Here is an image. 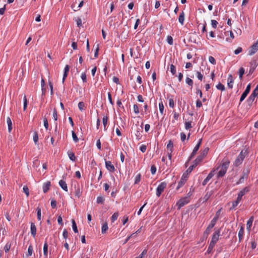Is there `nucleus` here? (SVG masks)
<instances>
[{"instance_id":"f257e3e1","label":"nucleus","mask_w":258,"mask_h":258,"mask_svg":"<svg viewBox=\"0 0 258 258\" xmlns=\"http://www.w3.org/2000/svg\"><path fill=\"white\" fill-rule=\"evenodd\" d=\"M229 163L230 161L227 159H224L222 160V164L217 169H220L217 174L218 177H222L225 174L229 167Z\"/></svg>"},{"instance_id":"f03ea898","label":"nucleus","mask_w":258,"mask_h":258,"mask_svg":"<svg viewBox=\"0 0 258 258\" xmlns=\"http://www.w3.org/2000/svg\"><path fill=\"white\" fill-rule=\"evenodd\" d=\"M248 191V188L247 187H245L239 192L236 200L232 202V207L230 208L231 210L234 209L238 205L241 200L242 196H244Z\"/></svg>"},{"instance_id":"7ed1b4c3","label":"nucleus","mask_w":258,"mask_h":258,"mask_svg":"<svg viewBox=\"0 0 258 258\" xmlns=\"http://www.w3.org/2000/svg\"><path fill=\"white\" fill-rule=\"evenodd\" d=\"M191 195V193L189 192L187 194L186 197L182 198L178 201V202L176 203V206L178 207V209H180L181 207L189 203L190 197Z\"/></svg>"},{"instance_id":"20e7f679","label":"nucleus","mask_w":258,"mask_h":258,"mask_svg":"<svg viewBox=\"0 0 258 258\" xmlns=\"http://www.w3.org/2000/svg\"><path fill=\"white\" fill-rule=\"evenodd\" d=\"M221 210H222V208H220L219 210H218L217 211V212L216 213L215 217L211 220L210 224L209 225V226L207 228V229L206 230V232L207 234L209 233L211 229L213 227H214V226L215 225L216 222L217 221V220H218V219H219V218L220 217Z\"/></svg>"},{"instance_id":"39448f33","label":"nucleus","mask_w":258,"mask_h":258,"mask_svg":"<svg viewBox=\"0 0 258 258\" xmlns=\"http://www.w3.org/2000/svg\"><path fill=\"white\" fill-rule=\"evenodd\" d=\"M245 154H246V151H244V152L243 151H241L239 155L238 156V157L235 160L234 165L236 166H239L242 163V162L245 157Z\"/></svg>"},{"instance_id":"423d86ee","label":"nucleus","mask_w":258,"mask_h":258,"mask_svg":"<svg viewBox=\"0 0 258 258\" xmlns=\"http://www.w3.org/2000/svg\"><path fill=\"white\" fill-rule=\"evenodd\" d=\"M167 183L165 182H161L156 189V196L159 197L165 188L166 187Z\"/></svg>"},{"instance_id":"0eeeda50","label":"nucleus","mask_w":258,"mask_h":258,"mask_svg":"<svg viewBox=\"0 0 258 258\" xmlns=\"http://www.w3.org/2000/svg\"><path fill=\"white\" fill-rule=\"evenodd\" d=\"M258 50V40L250 48L248 51L249 55H252Z\"/></svg>"},{"instance_id":"6e6552de","label":"nucleus","mask_w":258,"mask_h":258,"mask_svg":"<svg viewBox=\"0 0 258 258\" xmlns=\"http://www.w3.org/2000/svg\"><path fill=\"white\" fill-rule=\"evenodd\" d=\"M202 139H200L199 140V142L197 145L195 147L190 157L189 160H190L191 158H193V157L196 154L197 151L199 150V148L201 146V143H202Z\"/></svg>"},{"instance_id":"1a4fd4ad","label":"nucleus","mask_w":258,"mask_h":258,"mask_svg":"<svg viewBox=\"0 0 258 258\" xmlns=\"http://www.w3.org/2000/svg\"><path fill=\"white\" fill-rule=\"evenodd\" d=\"M250 90V85L248 84L245 90V91L243 92V93L242 94L240 98V102H242L244 100V99L247 96V94L249 93Z\"/></svg>"},{"instance_id":"9d476101","label":"nucleus","mask_w":258,"mask_h":258,"mask_svg":"<svg viewBox=\"0 0 258 258\" xmlns=\"http://www.w3.org/2000/svg\"><path fill=\"white\" fill-rule=\"evenodd\" d=\"M220 232L219 230L216 231L215 232H214V233L213 234V235L212 236V239H211V241L210 242H211L213 244L215 245V244L216 243V242H217V241L219 239V237L220 236Z\"/></svg>"},{"instance_id":"9b49d317","label":"nucleus","mask_w":258,"mask_h":258,"mask_svg":"<svg viewBox=\"0 0 258 258\" xmlns=\"http://www.w3.org/2000/svg\"><path fill=\"white\" fill-rule=\"evenodd\" d=\"M187 180V178L186 176H184V174H183L180 180L178 182V185L176 187V190H178L181 187H182L186 182Z\"/></svg>"},{"instance_id":"f8f14e48","label":"nucleus","mask_w":258,"mask_h":258,"mask_svg":"<svg viewBox=\"0 0 258 258\" xmlns=\"http://www.w3.org/2000/svg\"><path fill=\"white\" fill-rule=\"evenodd\" d=\"M105 166L110 172H113L115 170L114 166L110 161H105Z\"/></svg>"},{"instance_id":"ddd939ff","label":"nucleus","mask_w":258,"mask_h":258,"mask_svg":"<svg viewBox=\"0 0 258 258\" xmlns=\"http://www.w3.org/2000/svg\"><path fill=\"white\" fill-rule=\"evenodd\" d=\"M51 186V183L50 181H47V182L43 183L42 186L43 191L44 193L47 192L50 188Z\"/></svg>"},{"instance_id":"4468645a","label":"nucleus","mask_w":258,"mask_h":258,"mask_svg":"<svg viewBox=\"0 0 258 258\" xmlns=\"http://www.w3.org/2000/svg\"><path fill=\"white\" fill-rule=\"evenodd\" d=\"M253 217L251 216L250 217L249 220L247 221L246 223V229L248 232H250L251 227L252 226L253 221Z\"/></svg>"},{"instance_id":"2eb2a0df","label":"nucleus","mask_w":258,"mask_h":258,"mask_svg":"<svg viewBox=\"0 0 258 258\" xmlns=\"http://www.w3.org/2000/svg\"><path fill=\"white\" fill-rule=\"evenodd\" d=\"M234 83V80L232 77V76L231 75H229L227 79V85L228 87L229 88H233V84Z\"/></svg>"},{"instance_id":"dca6fc26","label":"nucleus","mask_w":258,"mask_h":258,"mask_svg":"<svg viewBox=\"0 0 258 258\" xmlns=\"http://www.w3.org/2000/svg\"><path fill=\"white\" fill-rule=\"evenodd\" d=\"M30 230L32 235L35 237L36 234V227L33 223H31Z\"/></svg>"},{"instance_id":"f3484780","label":"nucleus","mask_w":258,"mask_h":258,"mask_svg":"<svg viewBox=\"0 0 258 258\" xmlns=\"http://www.w3.org/2000/svg\"><path fill=\"white\" fill-rule=\"evenodd\" d=\"M214 174L212 172H211L207 176V177L203 181L202 184L203 185H205L213 177Z\"/></svg>"},{"instance_id":"a211bd4d","label":"nucleus","mask_w":258,"mask_h":258,"mask_svg":"<svg viewBox=\"0 0 258 258\" xmlns=\"http://www.w3.org/2000/svg\"><path fill=\"white\" fill-rule=\"evenodd\" d=\"M59 185L64 190L66 191H68V186L66 182L64 180H60L59 181Z\"/></svg>"},{"instance_id":"6ab92c4d","label":"nucleus","mask_w":258,"mask_h":258,"mask_svg":"<svg viewBox=\"0 0 258 258\" xmlns=\"http://www.w3.org/2000/svg\"><path fill=\"white\" fill-rule=\"evenodd\" d=\"M228 35H229V37H227L226 38V40L228 42H232V41L233 40V39L234 38V34L233 33V32H232V31H228L227 32Z\"/></svg>"},{"instance_id":"aec40b11","label":"nucleus","mask_w":258,"mask_h":258,"mask_svg":"<svg viewBox=\"0 0 258 258\" xmlns=\"http://www.w3.org/2000/svg\"><path fill=\"white\" fill-rule=\"evenodd\" d=\"M244 235V227L241 226L240 227V229L238 232V238H239V241H241L242 239H243Z\"/></svg>"},{"instance_id":"412c9836","label":"nucleus","mask_w":258,"mask_h":258,"mask_svg":"<svg viewBox=\"0 0 258 258\" xmlns=\"http://www.w3.org/2000/svg\"><path fill=\"white\" fill-rule=\"evenodd\" d=\"M184 16H185V14H184V12H182L179 16V17H178V21L181 24V25H183V23H184Z\"/></svg>"},{"instance_id":"4be33fe9","label":"nucleus","mask_w":258,"mask_h":258,"mask_svg":"<svg viewBox=\"0 0 258 258\" xmlns=\"http://www.w3.org/2000/svg\"><path fill=\"white\" fill-rule=\"evenodd\" d=\"M7 122L8 125V131L9 133H11L12 130V122L10 117L7 118Z\"/></svg>"},{"instance_id":"5701e85b","label":"nucleus","mask_w":258,"mask_h":258,"mask_svg":"<svg viewBox=\"0 0 258 258\" xmlns=\"http://www.w3.org/2000/svg\"><path fill=\"white\" fill-rule=\"evenodd\" d=\"M108 229V224L107 222H105L102 226L101 232L104 234L106 232Z\"/></svg>"},{"instance_id":"b1692460","label":"nucleus","mask_w":258,"mask_h":258,"mask_svg":"<svg viewBox=\"0 0 258 258\" xmlns=\"http://www.w3.org/2000/svg\"><path fill=\"white\" fill-rule=\"evenodd\" d=\"M68 154L70 160H71L73 161H76V158L75 157L74 153L73 152L69 151L68 152Z\"/></svg>"},{"instance_id":"393cba45","label":"nucleus","mask_w":258,"mask_h":258,"mask_svg":"<svg viewBox=\"0 0 258 258\" xmlns=\"http://www.w3.org/2000/svg\"><path fill=\"white\" fill-rule=\"evenodd\" d=\"M168 98L169 100V105L170 108H173L175 106V103L173 98L172 97L169 98V96H168Z\"/></svg>"},{"instance_id":"a878e982","label":"nucleus","mask_w":258,"mask_h":258,"mask_svg":"<svg viewBox=\"0 0 258 258\" xmlns=\"http://www.w3.org/2000/svg\"><path fill=\"white\" fill-rule=\"evenodd\" d=\"M43 254L45 257L47 256L48 254V244L47 242H45L43 246Z\"/></svg>"},{"instance_id":"bb28decb","label":"nucleus","mask_w":258,"mask_h":258,"mask_svg":"<svg viewBox=\"0 0 258 258\" xmlns=\"http://www.w3.org/2000/svg\"><path fill=\"white\" fill-rule=\"evenodd\" d=\"M204 159V158H203L202 156H201L200 155L198 156L197 157V158L195 159V160L194 161V164L195 165V166H197V165L200 163L201 162L203 159Z\"/></svg>"},{"instance_id":"cd10ccee","label":"nucleus","mask_w":258,"mask_h":258,"mask_svg":"<svg viewBox=\"0 0 258 258\" xmlns=\"http://www.w3.org/2000/svg\"><path fill=\"white\" fill-rule=\"evenodd\" d=\"M209 150V149L208 147L205 148L201 152V154L200 155L201 156H202L203 158H204L207 154L208 153V151Z\"/></svg>"},{"instance_id":"c85d7f7f","label":"nucleus","mask_w":258,"mask_h":258,"mask_svg":"<svg viewBox=\"0 0 258 258\" xmlns=\"http://www.w3.org/2000/svg\"><path fill=\"white\" fill-rule=\"evenodd\" d=\"M255 98V97L251 96V95L249 96L247 100V102L249 106H251L252 105L253 101L254 100Z\"/></svg>"},{"instance_id":"c756f323","label":"nucleus","mask_w":258,"mask_h":258,"mask_svg":"<svg viewBox=\"0 0 258 258\" xmlns=\"http://www.w3.org/2000/svg\"><path fill=\"white\" fill-rule=\"evenodd\" d=\"M72 227H73V231H74L75 233H78V230L77 226L75 222V221L74 219H73L72 220Z\"/></svg>"},{"instance_id":"7c9ffc66","label":"nucleus","mask_w":258,"mask_h":258,"mask_svg":"<svg viewBox=\"0 0 258 258\" xmlns=\"http://www.w3.org/2000/svg\"><path fill=\"white\" fill-rule=\"evenodd\" d=\"M159 108L160 112L161 114L164 113V106L163 102L161 101L159 103Z\"/></svg>"},{"instance_id":"2f4dec72","label":"nucleus","mask_w":258,"mask_h":258,"mask_svg":"<svg viewBox=\"0 0 258 258\" xmlns=\"http://www.w3.org/2000/svg\"><path fill=\"white\" fill-rule=\"evenodd\" d=\"M33 251V248L32 245L31 244L29 246L28 249V252L27 253V255L28 256H30L32 255V253Z\"/></svg>"},{"instance_id":"473e14b6","label":"nucleus","mask_w":258,"mask_h":258,"mask_svg":"<svg viewBox=\"0 0 258 258\" xmlns=\"http://www.w3.org/2000/svg\"><path fill=\"white\" fill-rule=\"evenodd\" d=\"M11 246V243L9 242H8L4 248L5 251L6 252H8L10 250Z\"/></svg>"},{"instance_id":"72a5a7b5","label":"nucleus","mask_w":258,"mask_h":258,"mask_svg":"<svg viewBox=\"0 0 258 258\" xmlns=\"http://www.w3.org/2000/svg\"><path fill=\"white\" fill-rule=\"evenodd\" d=\"M141 179V174L140 173H138L135 177V184H138L140 182Z\"/></svg>"},{"instance_id":"f704fd0d","label":"nucleus","mask_w":258,"mask_h":258,"mask_svg":"<svg viewBox=\"0 0 258 258\" xmlns=\"http://www.w3.org/2000/svg\"><path fill=\"white\" fill-rule=\"evenodd\" d=\"M23 101H24V105H23V110L24 111L26 110L27 106L28 101L25 95L23 96Z\"/></svg>"},{"instance_id":"c9c22d12","label":"nucleus","mask_w":258,"mask_h":258,"mask_svg":"<svg viewBox=\"0 0 258 258\" xmlns=\"http://www.w3.org/2000/svg\"><path fill=\"white\" fill-rule=\"evenodd\" d=\"M33 141L34 142L35 144L37 145L38 141V134H37V132H35L34 133V135H33Z\"/></svg>"},{"instance_id":"e433bc0d","label":"nucleus","mask_w":258,"mask_h":258,"mask_svg":"<svg viewBox=\"0 0 258 258\" xmlns=\"http://www.w3.org/2000/svg\"><path fill=\"white\" fill-rule=\"evenodd\" d=\"M185 82L186 83L189 85V86H191L192 87V85H193V81L191 79L188 78V77H187L185 79Z\"/></svg>"},{"instance_id":"4c0bfd02","label":"nucleus","mask_w":258,"mask_h":258,"mask_svg":"<svg viewBox=\"0 0 258 258\" xmlns=\"http://www.w3.org/2000/svg\"><path fill=\"white\" fill-rule=\"evenodd\" d=\"M191 121H186L185 122V128L187 130L192 128Z\"/></svg>"},{"instance_id":"58836bf2","label":"nucleus","mask_w":258,"mask_h":258,"mask_svg":"<svg viewBox=\"0 0 258 258\" xmlns=\"http://www.w3.org/2000/svg\"><path fill=\"white\" fill-rule=\"evenodd\" d=\"M244 72H245V70L243 68L241 67L239 69L238 73H239V78L240 79L242 78V76H243V74H244Z\"/></svg>"},{"instance_id":"ea45409f","label":"nucleus","mask_w":258,"mask_h":258,"mask_svg":"<svg viewBox=\"0 0 258 258\" xmlns=\"http://www.w3.org/2000/svg\"><path fill=\"white\" fill-rule=\"evenodd\" d=\"M108 117L105 116L103 117L102 122L104 125V130H106V126L107 124Z\"/></svg>"},{"instance_id":"a19ab883","label":"nucleus","mask_w":258,"mask_h":258,"mask_svg":"<svg viewBox=\"0 0 258 258\" xmlns=\"http://www.w3.org/2000/svg\"><path fill=\"white\" fill-rule=\"evenodd\" d=\"M118 217V213H114L111 217V221L112 222H114L115 220H117Z\"/></svg>"},{"instance_id":"79ce46f5","label":"nucleus","mask_w":258,"mask_h":258,"mask_svg":"<svg viewBox=\"0 0 258 258\" xmlns=\"http://www.w3.org/2000/svg\"><path fill=\"white\" fill-rule=\"evenodd\" d=\"M196 74L198 79L200 81H202L203 79V74H202L199 71H196Z\"/></svg>"},{"instance_id":"37998d69","label":"nucleus","mask_w":258,"mask_h":258,"mask_svg":"<svg viewBox=\"0 0 258 258\" xmlns=\"http://www.w3.org/2000/svg\"><path fill=\"white\" fill-rule=\"evenodd\" d=\"M170 70L173 75H175L176 74V68L173 64L170 65Z\"/></svg>"},{"instance_id":"c03bdc74","label":"nucleus","mask_w":258,"mask_h":258,"mask_svg":"<svg viewBox=\"0 0 258 258\" xmlns=\"http://www.w3.org/2000/svg\"><path fill=\"white\" fill-rule=\"evenodd\" d=\"M23 191L25 193L27 197H28L29 196V188L27 187V186H26V185L24 186V187L23 188Z\"/></svg>"},{"instance_id":"a18cd8bd","label":"nucleus","mask_w":258,"mask_h":258,"mask_svg":"<svg viewBox=\"0 0 258 258\" xmlns=\"http://www.w3.org/2000/svg\"><path fill=\"white\" fill-rule=\"evenodd\" d=\"M133 109H134V112L136 114H138V113H139V112H140L139 108V106H138V105L137 104H134V106H133Z\"/></svg>"},{"instance_id":"49530a36","label":"nucleus","mask_w":258,"mask_h":258,"mask_svg":"<svg viewBox=\"0 0 258 258\" xmlns=\"http://www.w3.org/2000/svg\"><path fill=\"white\" fill-rule=\"evenodd\" d=\"M72 134L74 141L75 143H77L79 141V139L78 138L77 136L73 131H72Z\"/></svg>"},{"instance_id":"de8ad7c7","label":"nucleus","mask_w":258,"mask_h":258,"mask_svg":"<svg viewBox=\"0 0 258 258\" xmlns=\"http://www.w3.org/2000/svg\"><path fill=\"white\" fill-rule=\"evenodd\" d=\"M37 211V219L39 221L41 220V209L39 207H37L36 209Z\"/></svg>"},{"instance_id":"09e8293b","label":"nucleus","mask_w":258,"mask_h":258,"mask_svg":"<svg viewBox=\"0 0 258 258\" xmlns=\"http://www.w3.org/2000/svg\"><path fill=\"white\" fill-rule=\"evenodd\" d=\"M76 23H77V26L78 27H81L82 26V20L79 17H78L75 20Z\"/></svg>"},{"instance_id":"8fccbe9b","label":"nucleus","mask_w":258,"mask_h":258,"mask_svg":"<svg viewBox=\"0 0 258 258\" xmlns=\"http://www.w3.org/2000/svg\"><path fill=\"white\" fill-rule=\"evenodd\" d=\"M216 88L217 89L220 90L221 91H224L225 89V86L221 83H219L218 85H217Z\"/></svg>"},{"instance_id":"3c124183","label":"nucleus","mask_w":258,"mask_h":258,"mask_svg":"<svg viewBox=\"0 0 258 258\" xmlns=\"http://www.w3.org/2000/svg\"><path fill=\"white\" fill-rule=\"evenodd\" d=\"M78 107L79 108V109L81 110V111H82L84 109V108H85V104L83 102H80L79 103H78Z\"/></svg>"},{"instance_id":"603ef678","label":"nucleus","mask_w":258,"mask_h":258,"mask_svg":"<svg viewBox=\"0 0 258 258\" xmlns=\"http://www.w3.org/2000/svg\"><path fill=\"white\" fill-rule=\"evenodd\" d=\"M104 201V198L103 197H98L97 198V203L98 204H102Z\"/></svg>"},{"instance_id":"864d4df0","label":"nucleus","mask_w":258,"mask_h":258,"mask_svg":"<svg viewBox=\"0 0 258 258\" xmlns=\"http://www.w3.org/2000/svg\"><path fill=\"white\" fill-rule=\"evenodd\" d=\"M167 149L168 150H169L170 151V150H172V149H173V143L172 142V141L171 140H170L169 141V143H168V144L167 145Z\"/></svg>"},{"instance_id":"5fc2aeb1","label":"nucleus","mask_w":258,"mask_h":258,"mask_svg":"<svg viewBox=\"0 0 258 258\" xmlns=\"http://www.w3.org/2000/svg\"><path fill=\"white\" fill-rule=\"evenodd\" d=\"M215 246V244H213L212 243L210 242L209 246H208V250H207V252L208 253H210L211 252V251L212 250L213 247H214Z\"/></svg>"},{"instance_id":"6e6d98bb","label":"nucleus","mask_w":258,"mask_h":258,"mask_svg":"<svg viewBox=\"0 0 258 258\" xmlns=\"http://www.w3.org/2000/svg\"><path fill=\"white\" fill-rule=\"evenodd\" d=\"M167 41L169 44L172 45L173 44V38L171 36H168L167 37Z\"/></svg>"},{"instance_id":"4d7b16f0","label":"nucleus","mask_w":258,"mask_h":258,"mask_svg":"<svg viewBox=\"0 0 258 258\" xmlns=\"http://www.w3.org/2000/svg\"><path fill=\"white\" fill-rule=\"evenodd\" d=\"M75 195L78 198H79L81 195V191L79 187L75 189Z\"/></svg>"},{"instance_id":"13d9d810","label":"nucleus","mask_w":258,"mask_h":258,"mask_svg":"<svg viewBox=\"0 0 258 258\" xmlns=\"http://www.w3.org/2000/svg\"><path fill=\"white\" fill-rule=\"evenodd\" d=\"M211 193H209V192H207L204 197V198H203V200H204V202H206L210 198V196H211Z\"/></svg>"},{"instance_id":"bf43d9fd","label":"nucleus","mask_w":258,"mask_h":258,"mask_svg":"<svg viewBox=\"0 0 258 258\" xmlns=\"http://www.w3.org/2000/svg\"><path fill=\"white\" fill-rule=\"evenodd\" d=\"M53 118L54 120H57V112L55 108L54 109L53 111Z\"/></svg>"},{"instance_id":"052dcab7","label":"nucleus","mask_w":258,"mask_h":258,"mask_svg":"<svg viewBox=\"0 0 258 258\" xmlns=\"http://www.w3.org/2000/svg\"><path fill=\"white\" fill-rule=\"evenodd\" d=\"M43 122H44V125L45 128L46 130H47L48 128L49 124H48V122L47 119V118L46 117L44 118Z\"/></svg>"},{"instance_id":"680f3d73","label":"nucleus","mask_w":258,"mask_h":258,"mask_svg":"<svg viewBox=\"0 0 258 258\" xmlns=\"http://www.w3.org/2000/svg\"><path fill=\"white\" fill-rule=\"evenodd\" d=\"M157 169L155 165H152L151 167V174L154 175L155 174L156 172Z\"/></svg>"},{"instance_id":"e2e57ef3","label":"nucleus","mask_w":258,"mask_h":258,"mask_svg":"<svg viewBox=\"0 0 258 258\" xmlns=\"http://www.w3.org/2000/svg\"><path fill=\"white\" fill-rule=\"evenodd\" d=\"M209 61L213 64H216V60L215 58L212 56L209 57Z\"/></svg>"},{"instance_id":"0e129e2a","label":"nucleus","mask_w":258,"mask_h":258,"mask_svg":"<svg viewBox=\"0 0 258 258\" xmlns=\"http://www.w3.org/2000/svg\"><path fill=\"white\" fill-rule=\"evenodd\" d=\"M217 24L218 22H217V21L215 20H211V25L214 28H216Z\"/></svg>"},{"instance_id":"69168bd1","label":"nucleus","mask_w":258,"mask_h":258,"mask_svg":"<svg viewBox=\"0 0 258 258\" xmlns=\"http://www.w3.org/2000/svg\"><path fill=\"white\" fill-rule=\"evenodd\" d=\"M242 51V49L241 47H239L236 49L234 50V54L237 55L241 52Z\"/></svg>"},{"instance_id":"338daca9","label":"nucleus","mask_w":258,"mask_h":258,"mask_svg":"<svg viewBox=\"0 0 258 258\" xmlns=\"http://www.w3.org/2000/svg\"><path fill=\"white\" fill-rule=\"evenodd\" d=\"M146 149H147V147L146 145H142L140 148V151L142 152V153H144L146 152Z\"/></svg>"},{"instance_id":"774afa93","label":"nucleus","mask_w":258,"mask_h":258,"mask_svg":"<svg viewBox=\"0 0 258 258\" xmlns=\"http://www.w3.org/2000/svg\"><path fill=\"white\" fill-rule=\"evenodd\" d=\"M258 95V90L256 89V88H255V89L253 91L252 93L251 94V95L256 97Z\"/></svg>"}]
</instances>
